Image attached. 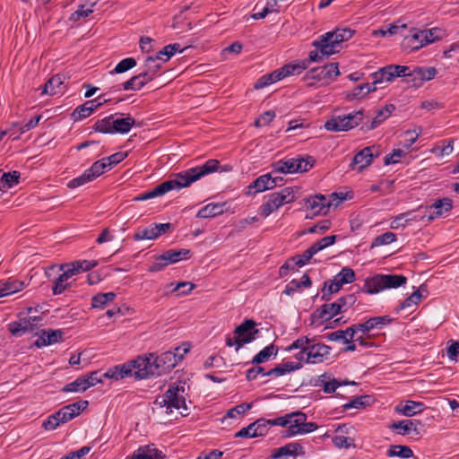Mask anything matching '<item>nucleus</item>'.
I'll return each instance as SVG.
<instances>
[{"label":"nucleus","mask_w":459,"mask_h":459,"mask_svg":"<svg viewBox=\"0 0 459 459\" xmlns=\"http://www.w3.org/2000/svg\"><path fill=\"white\" fill-rule=\"evenodd\" d=\"M220 162L217 160H208L204 165L188 169L175 175V178L166 180L156 186L152 190L141 194L134 197L135 201H145L154 197L161 196L174 189H181L189 186L193 182L201 178L215 172L219 168Z\"/></svg>","instance_id":"obj_1"},{"label":"nucleus","mask_w":459,"mask_h":459,"mask_svg":"<svg viewBox=\"0 0 459 459\" xmlns=\"http://www.w3.org/2000/svg\"><path fill=\"white\" fill-rule=\"evenodd\" d=\"M418 74L419 72L416 66L411 69L407 65H388L373 73L372 77L374 84L390 82L395 78L404 77L407 83L419 88L423 85V82Z\"/></svg>","instance_id":"obj_2"},{"label":"nucleus","mask_w":459,"mask_h":459,"mask_svg":"<svg viewBox=\"0 0 459 459\" xmlns=\"http://www.w3.org/2000/svg\"><path fill=\"white\" fill-rule=\"evenodd\" d=\"M353 34L354 30L349 28L337 29L327 32L313 42L316 47L315 50H318L319 56H322V59L327 58L331 55L339 52L340 45L351 39Z\"/></svg>","instance_id":"obj_3"},{"label":"nucleus","mask_w":459,"mask_h":459,"mask_svg":"<svg viewBox=\"0 0 459 459\" xmlns=\"http://www.w3.org/2000/svg\"><path fill=\"white\" fill-rule=\"evenodd\" d=\"M117 114L108 116L98 119L92 128L95 132L101 134H127L134 126L135 120L129 114L125 117H117Z\"/></svg>","instance_id":"obj_4"},{"label":"nucleus","mask_w":459,"mask_h":459,"mask_svg":"<svg viewBox=\"0 0 459 459\" xmlns=\"http://www.w3.org/2000/svg\"><path fill=\"white\" fill-rule=\"evenodd\" d=\"M87 406L88 401L85 400L63 406L56 412L48 416L42 426L47 430L56 429L59 425L66 423L78 416Z\"/></svg>","instance_id":"obj_5"},{"label":"nucleus","mask_w":459,"mask_h":459,"mask_svg":"<svg viewBox=\"0 0 459 459\" xmlns=\"http://www.w3.org/2000/svg\"><path fill=\"white\" fill-rule=\"evenodd\" d=\"M406 282L407 278L402 274H376L366 279L361 291L375 294L385 289H395L403 286Z\"/></svg>","instance_id":"obj_6"},{"label":"nucleus","mask_w":459,"mask_h":459,"mask_svg":"<svg viewBox=\"0 0 459 459\" xmlns=\"http://www.w3.org/2000/svg\"><path fill=\"white\" fill-rule=\"evenodd\" d=\"M256 323L252 319H245L234 330V336H226V345L229 347L236 346V351H238L245 344L250 343L255 340L259 330L255 328Z\"/></svg>","instance_id":"obj_7"},{"label":"nucleus","mask_w":459,"mask_h":459,"mask_svg":"<svg viewBox=\"0 0 459 459\" xmlns=\"http://www.w3.org/2000/svg\"><path fill=\"white\" fill-rule=\"evenodd\" d=\"M306 413L297 411L289 413L290 423L287 429L283 433V437H290L297 435H304L311 433L318 429L316 422H307Z\"/></svg>","instance_id":"obj_8"},{"label":"nucleus","mask_w":459,"mask_h":459,"mask_svg":"<svg viewBox=\"0 0 459 459\" xmlns=\"http://www.w3.org/2000/svg\"><path fill=\"white\" fill-rule=\"evenodd\" d=\"M363 117V109L343 116H333L325 123V128L332 132L348 131L359 126Z\"/></svg>","instance_id":"obj_9"},{"label":"nucleus","mask_w":459,"mask_h":459,"mask_svg":"<svg viewBox=\"0 0 459 459\" xmlns=\"http://www.w3.org/2000/svg\"><path fill=\"white\" fill-rule=\"evenodd\" d=\"M131 374L138 379H145L150 377L159 376L157 365H155L154 354L149 353L144 356H138L135 359L128 362Z\"/></svg>","instance_id":"obj_10"},{"label":"nucleus","mask_w":459,"mask_h":459,"mask_svg":"<svg viewBox=\"0 0 459 459\" xmlns=\"http://www.w3.org/2000/svg\"><path fill=\"white\" fill-rule=\"evenodd\" d=\"M190 249L181 248L178 250L169 249L161 255L155 256L153 263L149 267V272H160L169 264H176L182 260H187L191 257Z\"/></svg>","instance_id":"obj_11"},{"label":"nucleus","mask_w":459,"mask_h":459,"mask_svg":"<svg viewBox=\"0 0 459 459\" xmlns=\"http://www.w3.org/2000/svg\"><path fill=\"white\" fill-rule=\"evenodd\" d=\"M320 60H322V56H319L318 50H312L309 53L308 58L286 64L282 67L276 69L275 73L278 74L277 77H279V81H281L288 76L299 74L306 70L312 62H318Z\"/></svg>","instance_id":"obj_12"},{"label":"nucleus","mask_w":459,"mask_h":459,"mask_svg":"<svg viewBox=\"0 0 459 459\" xmlns=\"http://www.w3.org/2000/svg\"><path fill=\"white\" fill-rule=\"evenodd\" d=\"M189 351V347H185L183 349V353L173 352L172 351H168L161 353L160 356L154 355L155 365H157V370L159 371V376L169 372L170 369L174 368L179 361H181L184 358V355Z\"/></svg>","instance_id":"obj_13"},{"label":"nucleus","mask_w":459,"mask_h":459,"mask_svg":"<svg viewBox=\"0 0 459 459\" xmlns=\"http://www.w3.org/2000/svg\"><path fill=\"white\" fill-rule=\"evenodd\" d=\"M379 154V146L372 145L366 147L355 154L352 162L351 163V167L360 172L363 169L369 166L374 158L378 157Z\"/></svg>","instance_id":"obj_14"},{"label":"nucleus","mask_w":459,"mask_h":459,"mask_svg":"<svg viewBox=\"0 0 459 459\" xmlns=\"http://www.w3.org/2000/svg\"><path fill=\"white\" fill-rule=\"evenodd\" d=\"M453 208V201L450 198L444 197L436 200L432 204L425 207V212L421 215V219L427 218L428 221L444 215L450 212Z\"/></svg>","instance_id":"obj_15"},{"label":"nucleus","mask_w":459,"mask_h":459,"mask_svg":"<svg viewBox=\"0 0 459 459\" xmlns=\"http://www.w3.org/2000/svg\"><path fill=\"white\" fill-rule=\"evenodd\" d=\"M339 68L337 63H330L320 67L310 69L306 76L307 79H314L317 81H329L339 75Z\"/></svg>","instance_id":"obj_16"},{"label":"nucleus","mask_w":459,"mask_h":459,"mask_svg":"<svg viewBox=\"0 0 459 459\" xmlns=\"http://www.w3.org/2000/svg\"><path fill=\"white\" fill-rule=\"evenodd\" d=\"M437 29H431L429 30H420L415 32L411 37L407 38V43L411 46L412 50H418L420 48L434 42L438 39L436 33Z\"/></svg>","instance_id":"obj_17"},{"label":"nucleus","mask_w":459,"mask_h":459,"mask_svg":"<svg viewBox=\"0 0 459 459\" xmlns=\"http://www.w3.org/2000/svg\"><path fill=\"white\" fill-rule=\"evenodd\" d=\"M108 100L103 99L102 96L91 100H87L82 105L78 106L72 113V118L74 121H79L86 118L91 115V113L100 108L103 103H106Z\"/></svg>","instance_id":"obj_18"},{"label":"nucleus","mask_w":459,"mask_h":459,"mask_svg":"<svg viewBox=\"0 0 459 459\" xmlns=\"http://www.w3.org/2000/svg\"><path fill=\"white\" fill-rule=\"evenodd\" d=\"M307 357L306 358L307 363L316 364L321 363L327 359L331 348L324 343H315L311 339L308 345Z\"/></svg>","instance_id":"obj_19"},{"label":"nucleus","mask_w":459,"mask_h":459,"mask_svg":"<svg viewBox=\"0 0 459 459\" xmlns=\"http://www.w3.org/2000/svg\"><path fill=\"white\" fill-rule=\"evenodd\" d=\"M298 455H304L305 449L299 443L291 442L286 444L283 446L273 449L271 454V458L278 459L284 457L286 459H289L291 457V459H296Z\"/></svg>","instance_id":"obj_20"},{"label":"nucleus","mask_w":459,"mask_h":459,"mask_svg":"<svg viewBox=\"0 0 459 459\" xmlns=\"http://www.w3.org/2000/svg\"><path fill=\"white\" fill-rule=\"evenodd\" d=\"M305 205L315 215L326 214L331 208V204L327 201L326 195H316L307 198Z\"/></svg>","instance_id":"obj_21"},{"label":"nucleus","mask_w":459,"mask_h":459,"mask_svg":"<svg viewBox=\"0 0 459 459\" xmlns=\"http://www.w3.org/2000/svg\"><path fill=\"white\" fill-rule=\"evenodd\" d=\"M59 270L63 273L54 281L52 286V292L54 295H59L70 287L68 280L74 274V269H69L66 264L59 265Z\"/></svg>","instance_id":"obj_22"},{"label":"nucleus","mask_w":459,"mask_h":459,"mask_svg":"<svg viewBox=\"0 0 459 459\" xmlns=\"http://www.w3.org/2000/svg\"><path fill=\"white\" fill-rule=\"evenodd\" d=\"M169 406L171 411L173 409H183L185 411H187V406L186 403V399L184 397L185 387L178 385H170L168 388Z\"/></svg>","instance_id":"obj_23"},{"label":"nucleus","mask_w":459,"mask_h":459,"mask_svg":"<svg viewBox=\"0 0 459 459\" xmlns=\"http://www.w3.org/2000/svg\"><path fill=\"white\" fill-rule=\"evenodd\" d=\"M283 204H286L283 199L277 192L267 195V200L259 207V213L263 217H268L272 212L277 211Z\"/></svg>","instance_id":"obj_24"},{"label":"nucleus","mask_w":459,"mask_h":459,"mask_svg":"<svg viewBox=\"0 0 459 459\" xmlns=\"http://www.w3.org/2000/svg\"><path fill=\"white\" fill-rule=\"evenodd\" d=\"M63 332L61 330H42L38 339L34 342V345L38 348L57 343L63 339Z\"/></svg>","instance_id":"obj_25"},{"label":"nucleus","mask_w":459,"mask_h":459,"mask_svg":"<svg viewBox=\"0 0 459 459\" xmlns=\"http://www.w3.org/2000/svg\"><path fill=\"white\" fill-rule=\"evenodd\" d=\"M341 313H342V311L340 307V304L335 301L322 305L316 312L313 313L312 316L324 321H328Z\"/></svg>","instance_id":"obj_26"},{"label":"nucleus","mask_w":459,"mask_h":459,"mask_svg":"<svg viewBox=\"0 0 459 459\" xmlns=\"http://www.w3.org/2000/svg\"><path fill=\"white\" fill-rule=\"evenodd\" d=\"M150 82L152 81L149 80L146 74L142 71L137 75H134L122 84L117 85L115 91H120L121 89L125 91H140Z\"/></svg>","instance_id":"obj_27"},{"label":"nucleus","mask_w":459,"mask_h":459,"mask_svg":"<svg viewBox=\"0 0 459 459\" xmlns=\"http://www.w3.org/2000/svg\"><path fill=\"white\" fill-rule=\"evenodd\" d=\"M278 179L273 178L270 173L264 174L258 177L253 183L248 186L249 191L254 188L255 193H260L266 190L273 189L278 186Z\"/></svg>","instance_id":"obj_28"},{"label":"nucleus","mask_w":459,"mask_h":459,"mask_svg":"<svg viewBox=\"0 0 459 459\" xmlns=\"http://www.w3.org/2000/svg\"><path fill=\"white\" fill-rule=\"evenodd\" d=\"M394 108H395L393 104L385 105L382 108L378 109L372 121L369 124L366 123L362 128H365V130L369 131L378 127L385 120H386L391 116Z\"/></svg>","instance_id":"obj_29"},{"label":"nucleus","mask_w":459,"mask_h":459,"mask_svg":"<svg viewBox=\"0 0 459 459\" xmlns=\"http://www.w3.org/2000/svg\"><path fill=\"white\" fill-rule=\"evenodd\" d=\"M419 424L420 421L416 420H403L393 422L390 425V429L397 430V434L402 436H406L411 431L419 434L420 432L417 428Z\"/></svg>","instance_id":"obj_30"},{"label":"nucleus","mask_w":459,"mask_h":459,"mask_svg":"<svg viewBox=\"0 0 459 459\" xmlns=\"http://www.w3.org/2000/svg\"><path fill=\"white\" fill-rule=\"evenodd\" d=\"M425 409V405L421 402L408 400L404 404L400 403L396 406V411L406 417H411L418 413H421Z\"/></svg>","instance_id":"obj_31"},{"label":"nucleus","mask_w":459,"mask_h":459,"mask_svg":"<svg viewBox=\"0 0 459 459\" xmlns=\"http://www.w3.org/2000/svg\"><path fill=\"white\" fill-rule=\"evenodd\" d=\"M0 286H3L4 297L22 290L26 286L24 281H21L13 277L0 281Z\"/></svg>","instance_id":"obj_32"},{"label":"nucleus","mask_w":459,"mask_h":459,"mask_svg":"<svg viewBox=\"0 0 459 459\" xmlns=\"http://www.w3.org/2000/svg\"><path fill=\"white\" fill-rule=\"evenodd\" d=\"M302 368V364L300 362H285L280 364L273 368L270 369L266 373H264V376H273V377H281L287 373L293 372Z\"/></svg>","instance_id":"obj_33"},{"label":"nucleus","mask_w":459,"mask_h":459,"mask_svg":"<svg viewBox=\"0 0 459 459\" xmlns=\"http://www.w3.org/2000/svg\"><path fill=\"white\" fill-rule=\"evenodd\" d=\"M129 376H132V374L128 363L117 365L113 368H108V371L103 374V377L113 378L116 380L123 379Z\"/></svg>","instance_id":"obj_34"},{"label":"nucleus","mask_w":459,"mask_h":459,"mask_svg":"<svg viewBox=\"0 0 459 459\" xmlns=\"http://www.w3.org/2000/svg\"><path fill=\"white\" fill-rule=\"evenodd\" d=\"M131 459H166L163 453L157 448L144 446L140 447L131 457Z\"/></svg>","instance_id":"obj_35"},{"label":"nucleus","mask_w":459,"mask_h":459,"mask_svg":"<svg viewBox=\"0 0 459 459\" xmlns=\"http://www.w3.org/2000/svg\"><path fill=\"white\" fill-rule=\"evenodd\" d=\"M336 238L337 237L335 235H332L321 238L319 241L314 243L309 248L306 250V256L308 258H312L313 255L318 253L319 251L334 244Z\"/></svg>","instance_id":"obj_36"},{"label":"nucleus","mask_w":459,"mask_h":459,"mask_svg":"<svg viewBox=\"0 0 459 459\" xmlns=\"http://www.w3.org/2000/svg\"><path fill=\"white\" fill-rule=\"evenodd\" d=\"M223 206H224V204H220V203L208 204L207 205H205L204 207L201 208L198 211L196 217L201 218V219L215 217L223 212V211H224Z\"/></svg>","instance_id":"obj_37"},{"label":"nucleus","mask_w":459,"mask_h":459,"mask_svg":"<svg viewBox=\"0 0 459 459\" xmlns=\"http://www.w3.org/2000/svg\"><path fill=\"white\" fill-rule=\"evenodd\" d=\"M293 159L294 173H302L308 171L316 163L314 157L307 155L305 157L298 156Z\"/></svg>","instance_id":"obj_38"},{"label":"nucleus","mask_w":459,"mask_h":459,"mask_svg":"<svg viewBox=\"0 0 459 459\" xmlns=\"http://www.w3.org/2000/svg\"><path fill=\"white\" fill-rule=\"evenodd\" d=\"M161 60L160 58L155 56H148L144 62L143 73L146 74V76L149 80L152 81L158 74L159 71L161 68V65L157 61Z\"/></svg>","instance_id":"obj_39"},{"label":"nucleus","mask_w":459,"mask_h":459,"mask_svg":"<svg viewBox=\"0 0 459 459\" xmlns=\"http://www.w3.org/2000/svg\"><path fill=\"white\" fill-rule=\"evenodd\" d=\"M159 238V230H157V223H152L146 228L138 229L134 235V240L156 239Z\"/></svg>","instance_id":"obj_40"},{"label":"nucleus","mask_w":459,"mask_h":459,"mask_svg":"<svg viewBox=\"0 0 459 459\" xmlns=\"http://www.w3.org/2000/svg\"><path fill=\"white\" fill-rule=\"evenodd\" d=\"M278 348L274 344H270L260 351L251 360L252 364L259 365L266 362L272 356H276Z\"/></svg>","instance_id":"obj_41"},{"label":"nucleus","mask_w":459,"mask_h":459,"mask_svg":"<svg viewBox=\"0 0 459 459\" xmlns=\"http://www.w3.org/2000/svg\"><path fill=\"white\" fill-rule=\"evenodd\" d=\"M388 457H399L402 459H409L413 456L411 447L403 445H392L386 452Z\"/></svg>","instance_id":"obj_42"},{"label":"nucleus","mask_w":459,"mask_h":459,"mask_svg":"<svg viewBox=\"0 0 459 459\" xmlns=\"http://www.w3.org/2000/svg\"><path fill=\"white\" fill-rule=\"evenodd\" d=\"M30 321L20 318L18 321L11 322L8 325V330L12 335L15 337H21L25 333L30 332Z\"/></svg>","instance_id":"obj_43"},{"label":"nucleus","mask_w":459,"mask_h":459,"mask_svg":"<svg viewBox=\"0 0 459 459\" xmlns=\"http://www.w3.org/2000/svg\"><path fill=\"white\" fill-rule=\"evenodd\" d=\"M342 285L339 280L334 276L332 281H325L322 290L321 299L325 301H329L332 295L338 292L342 289Z\"/></svg>","instance_id":"obj_44"},{"label":"nucleus","mask_w":459,"mask_h":459,"mask_svg":"<svg viewBox=\"0 0 459 459\" xmlns=\"http://www.w3.org/2000/svg\"><path fill=\"white\" fill-rule=\"evenodd\" d=\"M116 296L114 292L98 293L91 299V307L103 309L107 304L115 299Z\"/></svg>","instance_id":"obj_45"},{"label":"nucleus","mask_w":459,"mask_h":459,"mask_svg":"<svg viewBox=\"0 0 459 459\" xmlns=\"http://www.w3.org/2000/svg\"><path fill=\"white\" fill-rule=\"evenodd\" d=\"M373 399L370 395L356 396L349 403L343 404L342 408L343 411H348L350 409H363L370 405Z\"/></svg>","instance_id":"obj_46"},{"label":"nucleus","mask_w":459,"mask_h":459,"mask_svg":"<svg viewBox=\"0 0 459 459\" xmlns=\"http://www.w3.org/2000/svg\"><path fill=\"white\" fill-rule=\"evenodd\" d=\"M377 88H371L369 82L362 83L356 86L351 91L346 93V99L352 100L354 99H361L369 92L376 91Z\"/></svg>","instance_id":"obj_47"},{"label":"nucleus","mask_w":459,"mask_h":459,"mask_svg":"<svg viewBox=\"0 0 459 459\" xmlns=\"http://www.w3.org/2000/svg\"><path fill=\"white\" fill-rule=\"evenodd\" d=\"M98 261L96 260H78L74 261L71 264H66L69 269H74L73 270V273L78 274L81 272L89 271L91 268H94L98 265Z\"/></svg>","instance_id":"obj_48"},{"label":"nucleus","mask_w":459,"mask_h":459,"mask_svg":"<svg viewBox=\"0 0 459 459\" xmlns=\"http://www.w3.org/2000/svg\"><path fill=\"white\" fill-rule=\"evenodd\" d=\"M88 380L84 379V377L76 378L74 381L65 385L62 391L64 393L70 392H84L89 388Z\"/></svg>","instance_id":"obj_49"},{"label":"nucleus","mask_w":459,"mask_h":459,"mask_svg":"<svg viewBox=\"0 0 459 459\" xmlns=\"http://www.w3.org/2000/svg\"><path fill=\"white\" fill-rule=\"evenodd\" d=\"M63 82L59 74L52 76L46 83L44 87V93L55 95L61 91V86Z\"/></svg>","instance_id":"obj_50"},{"label":"nucleus","mask_w":459,"mask_h":459,"mask_svg":"<svg viewBox=\"0 0 459 459\" xmlns=\"http://www.w3.org/2000/svg\"><path fill=\"white\" fill-rule=\"evenodd\" d=\"M20 172L18 171L4 173L0 180V191L11 188L14 185L18 184Z\"/></svg>","instance_id":"obj_51"},{"label":"nucleus","mask_w":459,"mask_h":459,"mask_svg":"<svg viewBox=\"0 0 459 459\" xmlns=\"http://www.w3.org/2000/svg\"><path fill=\"white\" fill-rule=\"evenodd\" d=\"M273 171L279 173H294L293 159L280 160L273 164Z\"/></svg>","instance_id":"obj_52"},{"label":"nucleus","mask_w":459,"mask_h":459,"mask_svg":"<svg viewBox=\"0 0 459 459\" xmlns=\"http://www.w3.org/2000/svg\"><path fill=\"white\" fill-rule=\"evenodd\" d=\"M369 325L370 331L374 329H382L384 326L388 325L392 323L393 318L389 316H373L366 320Z\"/></svg>","instance_id":"obj_53"},{"label":"nucleus","mask_w":459,"mask_h":459,"mask_svg":"<svg viewBox=\"0 0 459 459\" xmlns=\"http://www.w3.org/2000/svg\"><path fill=\"white\" fill-rule=\"evenodd\" d=\"M184 49L180 48V44L174 43L165 46L160 51L157 53V57L164 62L168 61L176 52H183Z\"/></svg>","instance_id":"obj_54"},{"label":"nucleus","mask_w":459,"mask_h":459,"mask_svg":"<svg viewBox=\"0 0 459 459\" xmlns=\"http://www.w3.org/2000/svg\"><path fill=\"white\" fill-rule=\"evenodd\" d=\"M394 241H396V235L391 231H387L376 237L372 241L370 247L374 248L376 247L388 245Z\"/></svg>","instance_id":"obj_55"},{"label":"nucleus","mask_w":459,"mask_h":459,"mask_svg":"<svg viewBox=\"0 0 459 459\" xmlns=\"http://www.w3.org/2000/svg\"><path fill=\"white\" fill-rule=\"evenodd\" d=\"M278 74H276L275 70L270 74H266L263 76H261L255 83L254 88L255 90L265 88L272 83H274L276 82H279V77H277Z\"/></svg>","instance_id":"obj_56"},{"label":"nucleus","mask_w":459,"mask_h":459,"mask_svg":"<svg viewBox=\"0 0 459 459\" xmlns=\"http://www.w3.org/2000/svg\"><path fill=\"white\" fill-rule=\"evenodd\" d=\"M136 65V60L134 57H126L121 60L114 68L110 71V74L125 73Z\"/></svg>","instance_id":"obj_57"},{"label":"nucleus","mask_w":459,"mask_h":459,"mask_svg":"<svg viewBox=\"0 0 459 459\" xmlns=\"http://www.w3.org/2000/svg\"><path fill=\"white\" fill-rule=\"evenodd\" d=\"M340 283L343 286L355 281V273L350 267H343L339 273L335 275Z\"/></svg>","instance_id":"obj_58"},{"label":"nucleus","mask_w":459,"mask_h":459,"mask_svg":"<svg viewBox=\"0 0 459 459\" xmlns=\"http://www.w3.org/2000/svg\"><path fill=\"white\" fill-rule=\"evenodd\" d=\"M94 180L86 169L81 176L73 178L67 184L69 188H76Z\"/></svg>","instance_id":"obj_59"},{"label":"nucleus","mask_w":459,"mask_h":459,"mask_svg":"<svg viewBox=\"0 0 459 459\" xmlns=\"http://www.w3.org/2000/svg\"><path fill=\"white\" fill-rule=\"evenodd\" d=\"M93 179L102 175L106 170H108L105 160H100L95 161L90 169H87Z\"/></svg>","instance_id":"obj_60"},{"label":"nucleus","mask_w":459,"mask_h":459,"mask_svg":"<svg viewBox=\"0 0 459 459\" xmlns=\"http://www.w3.org/2000/svg\"><path fill=\"white\" fill-rule=\"evenodd\" d=\"M421 299V294L420 290H415L408 298H406L398 307L397 310H403L412 305H417Z\"/></svg>","instance_id":"obj_61"},{"label":"nucleus","mask_w":459,"mask_h":459,"mask_svg":"<svg viewBox=\"0 0 459 459\" xmlns=\"http://www.w3.org/2000/svg\"><path fill=\"white\" fill-rule=\"evenodd\" d=\"M416 68H417V70L419 72L418 75L420 76V79H421L423 83L425 82L430 81L433 78H435V76L437 74V70L435 67H433V66H430V67L416 66Z\"/></svg>","instance_id":"obj_62"},{"label":"nucleus","mask_w":459,"mask_h":459,"mask_svg":"<svg viewBox=\"0 0 459 459\" xmlns=\"http://www.w3.org/2000/svg\"><path fill=\"white\" fill-rule=\"evenodd\" d=\"M252 408V403H243L231 409H230L226 416L229 418H237L238 416L243 415L247 411Z\"/></svg>","instance_id":"obj_63"},{"label":"nucleus","mask_w":459,"mask_h":459,"mask_svg":"<svg viewBox=\"0 0 459 459\" xmlns=\"http://www.w3.org/2000/svg\"><path fill=\"white\" fill-rule=\"evenodd\" d=\"M127 157V152H118L108 157L103 158L105 160L108 169H110L113 166L120 163Z\"/></svg>","instance_id":"obj_64"}]
</instances>
